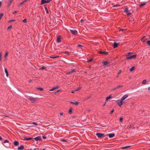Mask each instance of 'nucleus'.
Returning <instances> with one entry per match:
<instances>
[{
    "label": "nucleus",
    "mask_w": 150,
    "mask_h": 150,
    "mask_svg": "<svg viewBox=\"0 0 150 150\" xmlns=\"http://www.w3.org/2000/svg\"><path fill=\"white\" fill-rule=\"evenodd\" d=\"M28 100H30L32 103H35L37 101V99L31 97L28 98Z\"/></svg>",
    "instance_id": "nucleus-1"
},
{
    "label": "nucleus",
    "mask_w": 150,
    "mask_h": 150,
    "mask_svg": "<svg viewBox=\"0 0 150 150\" xmlns=\"http://www.w3.org/2000/svg\"><path fill=\"white\" fill-rule=\"evenodd\" d=\"M116 102L120 107H121L123 103V102L121 100H116Z\"/></svg>",
    "instance_id": "nucleus-2"
},
{
    "label": "nucleus",
    "mask_w": 150,
    "mask_h": 150,
    "mask_svg": "<svg viewBox=\"0 0 150 150\" xmlns=\"http://www.w3.org/2000/svg\"><path fill=\"white\" fill-rule=\"evenodd\" d=\"M96 135L99 138H102L105 136V134H103L97 133Z\"/></svg>",
    "instance_id": "nucleus-3"
},
{
    "label": "nucleus",
    "mask_w": 150,
    "mask_h": 150,
    "mask_svg": "<svg viewBox=\"0 0 150 150\" xmlns=\"http://www.w3.org/2000/svg\"><path fill=\"white\" fill-rule=\"evenodd\" d=\"M136 55H133L130 56H129L126 58V59H132L135 58L136 57Z\"/></svg>",
    "instance_id": "nucleus-4"
},
{
    "label": "nucleus",
    "mask_w": 150,
    "mask_h": 150,
    "mask_svg": "<svg viewBox=\"0 0 150 150\" xmlns=\"http://www.w3.org/2000/svg\"><path fill=\"white\" fill-rule=\"evenodd\" d=\"M50 2L48 0H42L40 4L41 5H43L45 4L46 3H49Z\"/></svg>",
    "instance_id": "nucleus-5"
},
{
    "label": "nucleus",
    "mask_w": 150,
    "mask_h": 150,
    "mask_svg": "<svg viewBox=\"0 0 150 150\" xmlns=\"http://www.w3.org/2000/svg\"><path fill=\"white\" fill-rule=\"evenodd\" d=\"M128 97V96L127 94L124 95L120 99L123 102V101Z\"/></svg>",
    "instance_id": "nucleus-6"
},
{
    "label": "nucleus",
    "mask_w": 150,
    "mask_h": 150,
    "mask_svg": "<svg viewBox=\"0 0 150 150\" xmlns=\"http://www.w3.org/2000/svg\"><path fill=\"white\" fill-rule=\"evenodd\" d=\"M71 33L73 35H76L77 33V31L75 30H70Z\"/></svg>",
    "instance_id": "nucleus-7"
},
{
    "label": "nucleus",
    "mask_w": 150,
    "mask_h": 150,
    "mask_svg": "<svg viewBox=\"0 0 150 150\" xmlns=\"http://www.w3.org/2000/svg\"><path fill=\"white\" fill-rule=\"evenodd\" d=\"M122 86H123V85H120V86L119 85V86H117L116 87H115V88H113V89H112V91H115V90H116V89L122 87Z\"/></svg>",
    "instance_id": "nucleus-8"
},
{
    "label": "nucleus",
    "mask_w": 150,
    "mask_h": 150,
    "mask_svg": "<svg viewBox=\"0 0 150 150\" xmlns=\"http://www.w3.org/2000/svg\"><path fill=\"white\" fill-rule=\"evenodd\" d=\"M109 64V63L108 61H105L103 62L104 66H107Z\"/></svg>",
    "instance_id": "nucleus-9"
},
{
    "label": "nucleus",
    "mask_w": 150,
    "mask_h": 150,
    "mask_svg": "<svg viewBox=\"0 0 150 150\" xmlns=\"http://www.w3.org/2000/svg\"><path fill=\"white\" fill-rule=\"evenodd\" d=\"M36 141L40 140H41V137L40 136L34 138Z\"/></svg>",
    "instance_id": "nucleus-10"
},
{
    "label": "nucleus",
    "mask_w": 150,
    "mask_h": 150,
    "mask_svg": "<svg viewBox=\"0 0 150 150\" xmlns=\"http://www.w3.org/2000/svg\"><path fill=\"white\" fill-rule=\"evenodd\" d=\"M115 135L114 134H110L107 135V136H109L110 138H112L114 137Z\"/></svg>",
    "instance_id": "nucleus-11"
},
{
    "label": "nucleus",
    "mask_w": 150,
    "mask_h": 150,
    "mask_svg": "<svg viewBox=\"0 0 150 150\" xmlns=\"http://www.w3.org/2000/svg\"><path fill=\"white\" fill-rule=\"evenodd\" d=\"M99 52L101 54H104L106 55L108 54V52H102L101 51H99Z\"/></svg>",
    "instance_id": "nucleus-12"
},
{
    "label": "nucleus",
    "mask_w": 150,
    "mask_h": 150,
    "mask_svg": "<svg viewBox=\"0 0 150 150\" xmlns=\"http://www.w3.org/2000/svg\"><path fill=\"white\" fill-rule=\"evenodd\" d=\"M57 41L58 42H61V37L60 36H59L58 37L57 39Z\"/></svg>",
    "instance_id": "nucleus-13"
},
{
    "label": "nucleus",
    "mask_w": 150,
    "mask_h": 150,
    "mask_svg": "<svg viewBox=\"0 0 150 150\" xmlns=\"http://www.w3.org/2000/svg\"><path fill=\"white\" fill-rule=\"evenodd\" d=\"M118 44L116 42H115L114 43V44L113 45V46L114 48L116 47L118 45Z\"/></svg>",
    "instance_id": "nucleus-14"
},
{
    "label": "nucleus",
    "mask_w": 150,
    "mask_h": 150,
    "mask_svg": "<svg viewBox=\"0 0 150 150\" xmlns=\"http://www.w3.org/2000/svg\"><path fill=\"white\" fill-rule=\"evenodd\" d=\"M24 147L23 145H21L20 147L18 148V150H23L24 149Z\"/></svg>",
    "instance_id": "nucleus-15"
},
{
    "label": "nucleus",
    "mask_w": 150,
    "mask_h": 150,
    "mask_svg": "<svg viewBox=\"0 0 150 150\" xmlns=\"http://www.w3.org/2000/svg\"><path fill=\"white\" fill-rule=\"evenodd\" d=\"M146 4V3L145 2H143V3H142L141 4L139 5V6L140 7H141L143 6H144Z\"/></svg>",
    "instance_id": "nucleus-16"
},
{
    "label": "nucleus",
    "mask_w": 150,
    "mask_h": 150,
    "mask_svg": "<svg viewBox=\"0 0 150 150\" xmlns=\"http://www.w3.org/2000/svg\"><path fill=\"white\" fill-rule=\"evenodd\" d=\"M70 103L71 104H75L76 105H77L79 104V103L77 102H71Z\"/></svg>",
    "instance_id": "nucleus-17"
},
{
    "label": "nucleus",
    "mask_w": 150,
    "mask_h": 150,
    "mask_svg": "<svg viewBox=\"0 0 150 150\" xmlns=\"http://www.w3.org/2000/svg\"><path fill=\"white\" fill-rule=\"evenodd\" d=\"M14 144L15 146H17L19 144V142L16 141H15L14 142Z\"/></svg>",
    "instance_id": "nucleus-18"
},
{
    "label": "nucleus",
    "mask_w": 150,
    "mask_h": 150,
    "mask_svg": "<svg viewBox=\"0 0 150 150\" xmlns=\"http://www.w3.org/2000/svg\"><path fill=\"white\" fill-rule=\"evenodd\" d=\"M4 70H5V72L6 73V76H8V71H7L6 69L5 68L4 69Z\"/></svg>",
    "instance_id": "nucleus-19"
},
{
    "label": "nucleus",
    "mask_w": 150,
    "mask_h": 150,
    "mask_svg": "<svg viewBox=\"0 0 150 150\" xmlns=\"http://www.w3.org/2000/svg\"><path fill=\"white\" fill-rule=\"evenodd\" d=\"M132 54V52H128V53L126 55V57H128L130 55H131Z\"/></svg>",
    "instance_id": "nucleus-20"
},
{
    "label": "nucleus",
    "mask_w": 150,
    "mask_h": 150,
    "mask_svg": "<svg viewBox=\"0 0 150 150\" xmlns=\"http://www.w3.org/2000/svg\"><path fill=\"white\" fill-rule=\"evenodd\" d=\"M144 38H145V37L144 36L141 39V40L143 42H145L146 40H147V39H144Z\"/></svg>",
    "instance_id": "nucleus-21"
},
{
    "label": "nucleus",
    "mask_w": 150,
    "mask_h": 150,
    "mask_svg": "<svg viewBox=\"0 0 150 150\" xmlns=\"http://www.w3.org/2000/svg\"><path fill=\"white\" fill-rule=\"evenodd\" d=\"M130 146H125V147H122L121 148L122 149H126L127 148L130 147Z\"/></svg>",
    "instance_id": "nucleus-22"
},
{
    "label": "nucleus",
    "mask_w": 150,
    "mask_h": 150,
    "mask_svg": "<svg viewBox=\"0 0 150 150\" xmlns=\"http://www.w3.org/2000/svg\"><path fill=\"white\" fill-rule=\"evenodd\" d=\"M58 88V87H56L54 88H52V89L51 90H50V91H54V90H55V89L57 88Z\"/></svg>",
    "instance_id": "nucleus-23"
},
{
    "label": "nucleus",
    "mask_w": 150,
    "mask_h": 150,
    "mask_svg": "<svg viewBox=\"0 0 150 150\" xmlns=\"http://www.w3.org/2000/svg\"><path fill=\"white\" fill-rule=\"evenodd\" d=\"M134 68H135L134 67H132V68L130 69V71L131 72L134 69Z\"/></svg>",
    "instance_id": "nucleus-24"
},
{
    "label": "nucleus",
    "mask_w": 150,
    "mask_h": 150,
    "mask_svg": "<svg viewBox=\"0 0 150 150\" xmlns=\"http://www.w3.org/2000/svg\"><path fill=\"white\" fill-rule=\"evenodd\" d=\"M111 97L110 96H108V97H107V98H106V100L107 101H108L109 99L111 98Z\"/></svg>",
    "instance_id": "nucleus-25"
},
{
    "label": "nucleus",
    "mask_w": 150,
    "mask_h": 150,
    "mask_svg": "<svg viewBox=\"0 0 150 150\" xmlns=\"http://www.w3.org/2000/svg\"><path fill=\"white\" fill-rule=\"evenodd\" d=\"M146 80H144L142 82V84H145L146 83Z\"/></svg>",
    "instance_id": "nucleus-26"
},
{
    "label": "nucleus",
    "mask_w": 150,
    "mask_h": 150,
    "mask_svg": "<svg viewBox=\"0 0 150 150\" xmlns=\"http://www.w3.org/2000/svg\"><path fill=\"white\" fill-rule=\"evenodd\" d=\"M32 138H24V140H30L32 139Z\"/></svg>",
    "instance_id": "nucleus-27"
},
{
    "label": "nucleus",
    "mask_w": 150,
    "mask_h": 150,
    "mask_svg": "<svg viewBox=\"0 0 150 150\" xmlns=\"http://www.w3.org/2000/svg\"><path fill=\"white\" fill-rule=\"evenodd\" d=\"M72 108H71L69 110V113L71 114L72 113Z\"/></svg>",
    "instance_id": "nucleus-28"
},
{
    "label": "nucleus",
    "mask_w": 150,
    "mask_h": 150,
    "mask_svg": "<svg viewBox=\"0 0 150 150\" xmlns=\"http://www.w3.org/2000/svg\"><path fill=\"white\" fill-rule=\"evenodd\" d=\"M70 71V73H73L76 71V70L75 69H73L72 70H71V71Z\"/></svg>",
    "instance_id": "nucleus-29"
},
{
    "label": "nucleus",
    "mask_w": 150,
    "mask_h": 150,
    "mask_svg": "<svg viewBox=\"0 0 150 150\" xmlns=\"http://www.w3.org/2000/svg\"><path fill=\"white\" fill-rule=\"evenodd\" d=\"M126 13L127 14V15L128 16H129L131 14V13L129 12H127Z\"/></svg>",
    "instance_id": "nucleus-30"
},
{
    "label": "nucleus",
    "mask_w": 150,
    "mask_h": 150,
    "mask_svg": "<svg viewBox=\"0 0 150 150\" xmlns=\"http://www.w3.org/2000/svg\"><path fill=\"white\" fill-rule=\"evenodd\" d=\"M64 53L65 54H67L68 55H69V54H70L69 52H68L67 51H65L64 52Z\"/></svg>",
    "instance_id": "nucleus-31"
},
{
    "label": "nucleus",
    "mask_w": 150,
    "mask_h": 150,
    "mask_svg": "<svg viewBox=\"0 0 150 150\" xmlns=\"http://www.w3.org/2000/svg\"><path fill=\"white\" fill-rule=\"evenodd\" d=\"M60 140L61 141H63L64 142H67V141L65 139H60Z\"/></svg>",
    "instance_id": "nucleus-32"
},
{
    "label": "nucleus",
    "mask_w": 150,
    "mask_h": 150,
    "mask_svg": "<svg viewBox=\"0 0 150 150\" xmlns=\"http://www.w3.org/2000/svg\"><path fill=\"white\" fill-rule=\"evenodd\" d=\"M23 22L24 23H26L27 22V20L26 19H25L23 21Z\"/></svg>",
    "instance_id": "nucleus-33"
},
{
    "label": "nucleus",
    "mask_w": 150,
    "mask_h": 150,
    "mask_svg": "<svg viewBox=\"0 0 150 150\" xmlns=\"http://www.w3.org/2000/svg\"><path fill=\"white\" fill-rule=\"evenodd\" d=\"M125 12H126V13H127V12H128V8H126L125 10H124Z\"/></svg>",
    "instance_id": "nucleus-34"
},
{
    "label": "nucleus",
    "mask_w": 150,
    "mask_h": 150,
    "mask_svg": "<svg viewBox=\"0 0 150 150\" xmlns=\"http://www.w3.org/2000/svg\"><path fill=\"white\" fill-rule=\"evenodd\" d=\"M12 27V26L11 25H10V26H9L8 27V28H7V30H9L11 29V28Z\"/></svg>",
    "instance_id": "nucleus-35"
},
{
    "label": "nucleus",
    "mask_w": 150,
    "mask_h": 150,
    "mask_svg": "<svg viewBox=\"0 0 150 150\" xmlns=\"http://www.w3.org/2000/svg\"><path fill=\"white\" fill-rule=\"evenodd\" d=\"M59 57L58 56H57V57L51 56V57H50L51 58H53V59H55V58H57V57Z\"/></svg>",
    "instance_id": "nucleus-36"
},
{
    "label": "nucleus",
    "mask_w": 150,
    "mask_h": 150,
    "mask_svg": "<svg viewBox=\"0 0 150 150\" xmlns=\"http://www.w3.org/2000/svg\"><path fill=\"white\" fill-rule=\"evenodd\" d=\"M45 67H42L41 68H40V70H43V69H45Z\"/></svg>",
    "instance_id": "nucleus-37"
},
{
    "label": "nucleus",
    "mask_w": 150,
    "mask_h": 150,
    "mask_svg": "<svg viewBox=\"0 0 150 150\" xmlns=\"http://www.w3.org/2000/svg\"><path fill=\"white\" fill-rule=\"evenodd\" d=\"M93 60V59H91L89 60H88V61H87L88 62H92Z\"/></svg>",
    "instance_id": "nucleus-38"
},
{
    "label": "nucleus",
    "mask_w": 150,
    "mask_h": 150,
    "mask_svg": "<svg viewBox=\"0 0 150 150\" xmlns=\"http://www.w3.org/2000/svg\"><path fill=\"white\" fill-rule=\"evenodd\" d=\"M38 89L39 90H40L41 91L43 90V89L41 88H38Z\"/></svg>",
    "instance_id": "nucleus-39"
},
{
    "label": "nucleus",
    "mask_w": 150,
    "mask_h": 150,
    "mask_svg": "<svg viewBox=\"0 0 150 150\" xmlns=\"http://www.w3.org/2000/svg\"><path fill=\"white\" fill-rule=\"evenodd\" d=\"M8 52H6L5 55V56H4V57H5L6 58V57L8 56Z\"/></svg>",
    "instance_id": "nucleus-40"
},
{
    "label": "nucleus",
    "mask_w": 150,
    "mask_h": 150,
    "mask_svg": "<svg viewBox=\"0 0 150 150\" xmlns=\"http://www.w3.org/2000/svg\"><path fill=\"white\" fill-rule=\"evenodd\" d=\"M3 16V14L1 13L0 14V20H1V18H2V16Z\"/></svg>",
    "instance_id": "nucleus-41"
},
{
    "label": "nucleus",
    "mask_w": 150,
    "mask_h": 150,
    "mask_svg": "<svg viewBox=\"0 0 150 150\" xmlns=\"http://www.w3.org/2000/svg\"><path fill=\"white\" fill-rule=\"evenodd\" d=\"M147 43L150 46V41L148 40L147 41Z\"/></svg>",
    "instance_id": "nucleus-42"
},
{
    "label": "nucleus",
    "mask_w": 150,
    "mask_h": 150,
    "mask_svg": "<svg viewBox=\"0 0 150 150\" xmlns=\"http://www.w3.org/2000/svg\"><path fill=\"white\" fill-rule=\"evenodd\" d=\"M33 124L35 125H38V124L36 122H33Z\"/></svg>",
    "instance_id": "nucleus-43"
},
{
    "label": "nucleus",
    "mask_w": 150,
    "mask_h": 150,
    "mask_svg": "<svg viewBox=\"0 0 150 150\" xmlns=\"http://www.w3.org/2000/svg\"><path fill=\"white\" fill-rule=\"evenodd\" d=\"M24 3V2H22L21 3L19 4V5L18 6H20V5H22V4H23Z\"/></svg>",
    "instance_id": "nucleus-44"
},
{
    "label": "nucleus",
    "mask_w": 150,
    "mask_h": 150,
    "mask_svg": "<svg viewBox=\"0 0 150 150\" xmlns=\"http://www.w3.org/2000/svg\"><path fill=\"white\" fill-rule=\"evenodd\" d=\"M123 120V118L122 117H120V122H122Z\"/></svg>",
    "instance_id": "nucleus-45"
},
{
    "label": "nucleus",
    "mask_w": 150,
    "mask_h": 150,
    "mask_svg": "<svg viewBox=\"0 0 150 150\" xmlns=\"http://www.w3.org/2000/svg\"><path fill=\"white\" fill-rule=\"evenodd\" d=\"M78 46L79 47H83L82 45H80V44L78 45Z\"/></svg>",
    "instance_id": "nucleus-46"
},
{
    "label": "nucleus",
    "mask_w": 150,
    "mask_h": 150,
    "mask_svg": "<svg viewBox=\"0 0 150 150\" xmlns=\"http://www.w3.org/2000/svg\"><path fill=\"white\" fill-rule=\"evenodd\" d=\"M45 10H46V12H47V13H48V11L47 10V8H45Z\"/></svg>",
    "instance_id": "nucleus-47"
},
{
    "label": "nucleus",
    "mask_w": 150,
    "mask_h": 150,
    "mask_svg": "<svg viewBox=\"0 0 150 150\" xmlns=\"http://www.w3.org/2000/svg\"><path fill=\"white\" fill-rule=\"evenodd\" d=\"M126 29H120V31H123L124 30H125Z\"/></svg>",
    "instance_id": "nucleus-48"
},
{
    "label": "nucleus",
    "mask_w": 150,
    "mask_h": 150,
    "mask_svg": "<svg viewBox=\"0 0 150 150\" xmlns=\"http://www.w3.org/2000/svg\"><path fill=\"white\" fill-rule=\"evenodd\" d=\"M17 12V11H13V14H14Z\"/></svg>",
    "instance_id": "nucleus-49"
},
{
    "label": "nucleus",
    "mask_w": 150,
    "mask_h": 150,
    "mask_svg": "<svg viewBox=\"0 0 150 150\" xmlns=\"http://www.w3.org/2000/svg\"><path fill=\"white\" fill-rule=\"evenodd\" d=\"M8 141L6 140H4V143H6V142L8 143Z\"/></svg>",
    "instance_id": "nucleus-50"
},
{
    "label": "nucleus",
    "mask_w": 150,
    "mask_h": 150,
    "mask_svg": "<svg viewBox=\"0 0 150 150\" xmlns=\"http://www.w3.org/2000/svg\"><path fill=\"white\" fill-rule=\"evenodd\" d=\"M81 88V87H80L78 89H76V90H75V91H78Z\"/></svg>",
    "instance_id": "nucleus-51"
},
{
    "label": "nucleus",
    "mask_w": 150,
    "mask_h": 150,
    "mask_svg": "<svg viewBox=\"0 0 150 150\" xmlns=\"http://www.w3.org/2000/svg\"><path fill=\"white\" fill-rule=\"evenodd\" d=\"M122 71L121 70H120L118 73V74H119Z\"/></svg>",
    "instance_id": "nucleus-52"
},
{
    "label": "nucleus",
    "mask_w": 150,
    "mask_h": 150,
    "mask_svg": "<svg viewBox=\"0 0 150 150\" xmlns=\"http://www.w3.org/2000/svg\"><path fill=\"white\" fill-rule=\"evenodd\" d=\"M148 91L150 92V87L148 88Z\"/></svg>",
    "instance_id": "nucleus-53"
},
{
    "label": "nucleus",
    "mask_w": 150,
    "mask_h": 150,
    "mask_svg": "<svg viewBox=\"0 0 150 150\" xmlns=\"http://www.w3.org/2000/svg\"><path fill=\"white\" fill-rule=\"evenodd\" d=\"M42 138L44 139H46V137L45 136H42Z\"/></svg>",
    "instance_id": "nucleus-54"
},
{
    "label": "nucleus",
    "mask_w": 150,
    "mask_h": 150,
    "mask_svg": "<svg viewBox=\"0 0 150 150\" xmlns=\"http://www.w3.org/2000/svg\"><path fill=\"white\" fill-rule=\"evenodd\" d=\"M114 110L113 109L112 110L110 114H112L114 111Z\"/></svg>",
    "instance_id": "nucleus-55"
},
{
    "label": "nucleus",
    "mask_w": 150,
    "mask_h": 150,
    "mask_svg": "<svg viewBox=\"0 0 150 150\" xmlns=\"http://www.w3.org/2000/svg\"><path fill=\"white\" fill-rule=\"evenodd\" d=\"M59 91H60V90H59L55 92V94H56V93H58V92H59Z\"/></svg>",
    "instance_id": "nucleus-56"
},
{
    "label": "nucleus",
    "mask_w": 150,
    "mask_h": 150,
    "mask_svg": "<svg viewBox=\"0 0 150 150\" xmlns=\"http://www.w3.org/2000/svg\"><path fill=\"white\" fill-rule=\"evenodd\" d=\"M71 73H70V71H69L67 73V74H70Z\"/></svg>",
    "instance_id": "nucleus-57"
},
{
    "label": "nucleus",
    "mask_w": 150,
    "mask_h": 150,
    "mask_svg": "<svg viewBox=\"0 0 150 150\" xmlns=\"http://www.w3.org/2000/svg\"><path fill=\"white\" fill-rule=\"evenodd\" d=\"M14 21H14V20H11V21H10V22H12Z\"/></svg>",
    "instance_id": "nucleus-58"
},
{
    "label": "nucleus",
    "mask_w": 150,
    "mask_h": 150,
    "mask_svg": "<svg viewBox=\"0 0 150 150\" xmlns=\"http://www.w3.org/2000/svg\"><path fill=\"white\" fill-rule=\"evenodd\" d=\"M81 22H83V19H81Z\"/></svg>",
    "instance_id": "nucleus-59"
},
{
    "label": "nucleus",
    "mask_w": 150,
    "mask_h": 150,
    "mask_svg": "<svg viewBox=\"0 0 150 150\" xmlns=\"http://www.w3.org/2000/svg\"><path fill=\"white\" fill-rule=\"evenodd\" d=\"M60 114L61 115H63V113L62 112H61L60 113Z\"/></svg>",
    "instance_id": "nucleus-60"
},
{
    "label": "nucleus",
    "mask_w": 150,
    "mask_h": 150,
    "mask_svg": "<svg viewBox=\"0 0 150 150\" xmlns=\"http://www.w3.org/2000/svg\"><path fill=\"white\" fill-rule=\"evenodd\" d=\"M2 137L1 136H0V140H2Z\"/></svg>",
    "instance_id": "nucleus-61"
},
{
    "label": "nucleus",
    "mask_w": 150,
    "mask_h": 150,
    "mask_svg": "<svg viewBox=\"0 0 150 150\" xmlns=\"http://www.w3.org/2000/svg\"><path fill=\"white\" fill-rule=\"evenodd\" d=\"M28 0H25V1H23V2H24V3L25 2H26Z\"/></svg>",
    "instance_id": "nucleus-62"
},
{
    "label": "nucleus",
    "mask_w": 150,
    "mask_h": 150,
    "mask_svg": "<svg viewBox=\"0 0 150 150\" xmlns=\"http://www.w3.org/2000/svg\"><path fill=\"white\" fill-rule=\"evenodd\" d=\"M11 1V0L10 1V3H9V4H11V2L12 1Z\"/></svg>",
    "instance_id": "nucleus-63"
},
{
    "label": "nucleus",
    "mask_w": 150,
    "mask_h": 150,
    "mask_svg": "<svg viewBox=\"0 0 150 150\" xmlns=\"http://www.w3.org/2000/svg\"><path fill=\"white\" fill-rule=\"evenodd\" d=\"M31 81H32L31 80H30L29 81V83H30V82H31Z\"/></svg>",
    "instance_id": "nucleus-64"
}]
</instances>
